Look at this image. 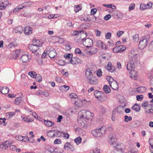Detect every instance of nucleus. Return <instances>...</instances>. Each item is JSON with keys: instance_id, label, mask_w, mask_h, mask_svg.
I'll return each instance as SVG.
<instances>
[{"instance_id": "obj_1", "label": "nucleus", "mask_w": 153, "mask_h": 153, "mask_svg": "<svg viewBox=\"0 0 153 153\" xmlns=\"http://www.w3.org/2000/svg\"><path fill=\"white\" fill-rule=\"evenodd\" d=\"M77 121L79 126L81 127H85L87 125L86 123L89 119H92L94 114L89 111L82 110L78 113Z\"/></svg>"}, {"instance_id": "obj_2", "label": "nucleus", "mask_w": 153, "mask_h": 153, "mask_svg": "<svg viewBox=\"0 0 153 153\" xmlns=\"http://www.w3.org/2000/svg\"><path fill=\"white\" fill-rule=\"evenodd\" d=\"M106 130L105 127L102 126L99 129H97L92 131L91 134L95 137H100L105 134Z\"/></svg>"}, {"instance_id": "obj_3", "label": "nucleus", "mask_w": 153, "mask_h": 153, "mask_svg": "<svg viewBox=\"0 0 153 153\" xmlns=\"http://www.w3.org/2000/svg\"><path fill=\"white\" fill-rule=\"evenodd\" d=\"M42 47V45L33 44L29 45V50L32 51L33 53H37L38 51H39V48L38 47Z\"/></svg>"}, {"instance_id": "obj_4", "label": "nucleus", "mask_w": 153, "mask_h": 153, "mask_svg": "<svg viewBox=\"0 0 153 153\" xmlns=\"http://www.w3.org/2000/svg\"><path fill=\"white\" fill-rule=\"evenodd\" d=\"M62 134L59 131L54 130L53 131H50L47 133V135L50 137H53L55 136H56L58 137H60L61 136V134Z\"/></svg>"}, {"instance_id": "obj_5", "label": "nucleus", "mask_w": 153, "mask_h": 153, "mask_svg": "<svg viewBox=\"0 0 153 153\" xmlns=\"http://www.w3.org/2000/svg\"><path fill=\"white\" fill-rule=\"evenodd\" d=\"M79 34H81V36L79 37V39H77V42H83V40L85 38V36H86V33H84L83 30L77 31V37L78 35V36H79Z\"/></svg>"}, {"instance_id": "obj_6", "label": "nucleus", "mask_w": 153, "mask_h": 153, "mask_svg": "<svg viewBox=\"0 0 153 153\" xmlns=\"http://www.w3.org/2000/svg\"><path fill=\"white\" fill-rule=\"evenodd\" d=\"M83 45L87 48L91 47L93 45V41L89 38H86L82 42Z\"/></svg>"}, {"instance_id": "obj_7", "label": "nucleus", "mask_w": 153, "mask_h": 153, "mask_svg": "<svg viewBox=\"0 0 153 153\" xmlns=\"http://www.w3.org/2000/svg\"><path fill=\"white\" fill-rule=\"evenodd\" d=\"M94 95L96 98L101 100L105 95L104 93L102 91H95L94 93Z\"/></svg>"}, {"instance_id": "obj_8", "label": "nucleus", "mask_w": 153, "mask_h": 153, "mask_svg": "<svg viewBox=\"0 0 153 153\" xmlns=\"http://www.w3.org/2000/svg\"><path fill=\"white\" fill-rule=\"evenodd\" d=\"M148 42V41L147 40V39L143 38L142 39H141L140 41L139 46L141 48H143L146 46Z\"/></svg>"}, {"instance_id": "obj_9", "label": "nucleus", "mask_w": 153, "mask_h": 153, "mask_svg": "<svg viewBox=\"0 0 153 153\" xmlns=\"http://www.w3.org/2000/svg\"><path fill=\"white\" fill-rule=\"evenodd\" d=\"M87 78L88 79L89 83L91 84L95 85L98 83L97 79H96L95 77L93 76L91 77L90 76L88 77Z\"/></svg>"}, {"instance_id": "obj_10", "label": "nucleus", "mask_w": 153, "mask_h": 153, "mask_svg": "<svg viewBox=\"0 0 153 153\" xmlns=\"http://www.w3.org/2000/svg\"><path fill=\"white\" fill-rule=\"evenodd\" d=\"M8 4L9 2L7 0H0V9H5Z\"/></svg>"}, {"instance_id": "obj_11", "label": "nucleus", "mask_w": 153, "mask_h": 153, "mask_svg": "<svg viewBox=\"0 0 153 153\" xmlns=\"http://www.w3.org/2000/svg\"><path fill=\"white\" fill-rule=\"evenodd\" d=\"M32 28L29 26H26L24 28V31L25 34L30 35L32 33Z\"/></svg>"}, {"instance_id": "obj_12", "label": "nucleus", "mask_w": 153, "mask_h": 153, "mask_svg": "<svg viewBox=\"0 0 153 153\" xmlns=\"http://www.w3.org/2000/svg\"><path fill=\"white\" fill-rule=\"evenodd\" d=\"M69 97L71 99L73 103H74L75 105L76 106V94L75 93H72L69 95Z\"/></svg>"}, {"instance_id": "obj_13", "label": "nucleus", "mask_w": 153, "mask_h": 153, "mask_svg": "<svg viewBox=\"0 0 153 153\" xmlns=\"http://www.w3.org/2000/svg\"><path fill=\"white\" fill-rule=\"evenodd\" d=\"M30 56L28 55H24L21 57V59L23 62H26L30 59Z\"/></svg>"}, {"instance_id": "obj_14", "label": "nucleus", "mask_w": 153, "mask_h": 153, "mask_svg": "<svg viewBox=\"0 0 153 153\" xmlns=\"http://www.w3.org/2000/svg\"><path fill=\"white\" fill-rule=\"evenodd\" d=\"M113 146L115 150H118L119 153H121V151H122V147L119 144L117 143H113Z\"/></svg>"}, {"instance_id": "obj_15", "label": "nucleus", "mask_w": 153, "mask_h": 153, "mask_svg": "<svg viewBox=\"0 0 153 153\" xmlns=\"http://www.w3.org/2000/svg\"><path fill=\"white\" fill-rule=\"evenodd\" d=\"M110 86L114 90H117L118 89V84L115 80L112 82V85L110 84Z\"/></svg>"}, {"instance_id": "obj_16", "label": "nucleus", "mask_w": 153, "mask_h": 153, "mask_svg": "<svg viewBox=\"0 0 153 153\" xmlns=\"http://www.w3.org/2000/svg\"><path fill=\"white\" fill-rule=\"evenodd\" d=\"M87 102H88L85 99L81 100L78 99V100H77V103H78L77 104V107H80L83 104H86V103Z\"/></svg>"}, {"instance_id": "obj_17", "label": "nucleus", "mask_w": 153, "mask_h": 153, "mask_svg": "<svg viewBox=\"0 0 153 153\" xmlns=\"http://www.w3.org/2000/svg\"><path fill=\"white\" fill-rule=\"evenodd\" d=\"M140 105L137 103L135 104L132 107V109L137 112L140 111Z\"/></svg>"}, {"instance_id": "obj_18", "label": "nucleus", "mask_w": 153, "mask_h": 153, "mask_svg": "<svg viewBox=\"0 0 153 153\" xmlns=\"http://www.w3.org/2000/svg\"><path fill=\"white\" fill-rule=\"evenodd\" d=\"M69 87L67 85H64L59 87L60 90L62 92L66 91L69 89Z\"/></svg>"}, {"instance_id": "obj_19", "label": "nucleus", "mask_w": 153, "mask_h": 153, "mask_svg": "<svg viewBox=\"0 0 153 153\" xmlns=\"http://www.w3.org/2000/svg\"><path fill=\"white\" fill-rule=\"evenodd\" d=\"M97 46L98 47L103 49V45H105V44L101 40L97 41Z\"/></svg>"}, {"instance_id": "obj_20", "label": "nucleus", "mask_w": 153, "mask_h": 153, "mask_svg": "<svg viewBox=\"0 0 153 153\" xmlns=\"http://www.w3.org/2000/svg\"><path fill=\"white\" fill-rule=\"evenodd\" d=\"M131 72L129 74V76L132 78H136L137 76V72L134 70H131Z\"/></svg>"}, {"instance_id": "obj_21", "label": "nucleus", "mask_w": 153, "mask_h": 153, "mask_svg": "<svg viewBox=\"0 0 153 153\" xmlns=\"http://www.w3.org/2000/svg\"><path fill=\"white\" fill-rule=\"evenodd\" d=\"M91 24L89 23L86 22L84 24H83L80 26L81 27L82 29H85L88 28L91 26Z\"/></svg>"}, {"instance_id": "obj_22", "label": "nucleus", "mask_w": 153, "mask_h": 153, "mask_svg": "<svg viewBox=\"0 0 153 153\" xmlns=\"http://www.w3.org/2000/svg\"><path fill=\"white\" fill-rule=\"evenodd\" d=\"M103 89L105 93L106 94L110 93L111 91L110 88L107 85L104 86Z\"/></svg>"}, {"instance_id": "obj_23", "label": "nucleus", "mask_w": 153, "mask_h": 153, "mask_svg": "<svg viewBox=\"0 0 153 153\" xmlns=\"http://www.w3.org/2000/svg\"><path fill=\"white\" fill-rule=\"evenodd\" d=\"M22 28L21 27L16 28L13 30V33H17L19 32L20 34H21L23 31Z\"/></svg>"}, {"instance_id": "obj_24", "label": "nucleus", "mask_w": 153, "mask_h": 153, "mask_svg": "<svg viewBox=\"0 0 153 153\" xmlns=\"http://www.w3.org/2000/svg\"><path fill=\"white\" fill-rule=\"evenodd\" d=\"M9 89L7 87H4L2 88L1 90L0 91L3 94H6L9 92Z\"/></svg>"}, {"instance_id": "obj_25", "label": "nucleus", "mask_w": 153, "mask_h": 153, "mask_svg": "<svg viewBox=\"0 0 153 153\" xmlns=\"http://www.w3.org/2000/svg\"><path fill=\"white\" fill-rule=\"evenodd\" d=\"M44 122L45 125L48 127L51 126H52L53 124H54V123L53 122L49 120H44Z\"/></svg>"}, {"instance_id": "obj_26", "label": "nucleus", "mask_w": 153, "mask_h": 153, "mask_svg": "<svg viewBox=\"0 0 153 153\" xmlns=\"http://www.w3.org/2000/svg\"><path fill=\"white\" fill-rule=\"evenodd\" d=\"M133 123L132 126L134 127L139 126L141 124L140 121L138 120H136L132 122Z\"/></svg>"}, {"instance_id": "obj_27", "label": "nucleus", "mask_w": 153, "mask_h": 153, "mask_svg": "<svg viewBox=\"0 0 153 153\" xmlns=\"http://www.w3.org/2000/svg\"><path fill=\"white\" fill-rule=\"evenodd\" d=\"M92 73L90 68H87L86 70L85 75L87 77L88 76H92Z\"/></svg>"}, {"instance_id": "obj_28", "label": "nucleus", "mask_w": 153, "mask_h": 153, "mask_svg": "<svg viewBox=\"0 0 153 153\" xmlns=\"http://www.w3.org/2000/svg\"><path fill=\"white\" fill-rule=\"evenodd\" d=\"M123 110V107L119 105L115 109V111L117 112L118 113H121Z\"/></svg>"}, {"instance_id": "obj_29", "label": "nucleus", "mask_w": 153, "mask_h": 153, "mask_svg": "<svg viewBox=\"0 0 153 153\" xmlns=\"http://www.w3.org/2000/svg\"><path fill=\"white\" fill-rule=\"evenodd\" d=\"M146 90V88L144 87H138L137 88V91L140 93H142L144 92Z\"/></svg>"}, {"instance_id": "obj_30", "label": "nucleus", "mask_w": 153, "mask_h": 153, "mask_svg": "<svg viewBox=\"0 0 153 153\" xmlns=\"http://www.w3.org/2000/svg\"><path fill=\"white\" fill-rule=\"evenodd\" d=\"M135 68L134 64H132L129 63H128L127 65V68L128 71L131 70V69Z\"/></svg>"}, {"instance_id": "obj_31", "label": "nucleus", "mask_w": 153, "mask_h": 153, "mask_svg": "<svg viewBox=\"0 0 153 153\" xmlns=\"http://www.w3.org/2000/svg\"><path fill=\"white\" fill-rule=\"evenodd\" d=\"M22 99L21 97H19L16 98L15 101V104L16 105H19L21 102Z\"/></svg>"}, {"instance_id": "obj_32", "label": "nucleus", "mask_w": 153, "mask_h": 153, "mask_svg": "<svg viewBox=\"0 0 153 153\" xmlns=\"http://www.w3.org/2000/svg\"><path fill=\"white\" fill-rule=\"evenodd\" d=\"M3 143L4 146V149H6L8 148L10 144H11L12 143H10L9 141H7L4 142Z\"/></svg>"}, {"instance_id": "obj_33", "label": "nucleus", "mask_w": 153, "mask_h": 153, "mask_svg": "<svg viewBox=\"0 0 153 153\" xmlns=\"http://www.w3.org/2000/svg\"><path fill=\"white\" fill-rule=\"evenodd\" d=\"M29 75L30 76L32 77L36 78L37 76V74L36 72L33 71H30L29 72Z\"/></svg>"}, {"instance_id": "obj_34", "label": "nucleus", "mask_w": 153, "mask_h": 153, "mask_svg": "<svg viewBox=\"0 0 153 153\" xmlns=\"http://www.w3.org/2000/svg\"><path fill=\"white\" fill-rule=\"evenodd\" d=\"M56 54V53H55V50H54L50 52L49 56L52 59V58H53Z\"/></svg>"}, {"instance_id": "obj_35", "label": "nucleus", "mask_w": 153, "mask_h": 153, "mask_svg": "<svg viewBox=\"0 0 153 153\" xmlns=\"http://www.w3.org/2000/svg\"><path fill=\"white\" fill-rule=\"evenodd\" d=\"M125 119L124 121L126 122H128L129 121H131L132 119V118L131 116H128L127 115H125L124 116Z\"/></svg>"}, {"instance_id": "obj_36", "label": "nucleus", "mask_w": 153, "mask_h": 153, "mask_svg": "<svg viewBox=\"0 0 153 153\" xmlns=\"http://www.w3.org/2000/svg\"><path fill=\"white\" fill-rule=\"evenodd\" d=\"M133 37L134 42H137L139 40V35L137 34L133 36Z\"/></svg>"}, {"instance_id": "obj_37", "label": "nucleus", "mask_w": 153, "mask_h": 153, "mask_svg": "<svg viewBox=\"0 0 153 153\" xmlns=\"http://www.w3.org/2000/svg\"><path fill=\"white\" fill-rule=\"evenodd\" d=\"M119 48L120 51V53L124 51L126 49V47L124 45L118 46Z\"/></svg>"}, {"instance_id": "obj_38", "label": "nucleus", "mask_w": 153, "mask_h": 153, "mask_svg": "<svg viewBox=\"0 0 153 153\" xmlns=\"http://www.w3.org/2000/svg\"><path fill=\"white\" fill-rule=\"evenodd\" d=\"M147 6L144 4L142 3L140 5V9L141 10H144L147 9Z\"/></svg>"}, {"instance_id": "obj_39", "label": "nucleus", "mask_w": 153, "mask_h": 153, "mask_svg": "<svg viewBox=\"0 0 153 153\" xmlns=\"http://www.w3.org/2000/svg\"><path fill=\"white\" fill-rule=\"evenodd\" d=\"M6 120V119L5 118H0V125H1L3 123V124L4 126H5L7 125V123L5 122Z\"/></svg>"}, {"instance_id": "obj_40", "label": "nucleus", "mask_w": 153, "mask_h": 153, "mask_svg": "<svg viewBox=\"0 0 153 153\" xmlns=\"http://www.w3.org/2000/svg\"><path fill=\"white\" fill-rule=\"evenodd\" d=\"M23 5L24 6V7H30L32 5L31 2L29 1L27 2H25V3H24Z\"/></svg>"}, {"instance_id": "obj_41", "label": "nucleus", "mask_w": 153, "mask_h": 153, "mask_svg": "<svg viewBox=\"0 0 153 153\" xmlns=\"http://www.w3.org/2000/svg\"><path fill=\"white\" fill-rule=\"evenodd\" d=\"M85 15L83 14L79 16L78 18L81 21H83L84 22H86V20L85 19Z\"/></svg>"}, {"instance_id": "obj_42", "label": "nucleus", "mask_w": 153, "mask_h": 153, "mask_svg": "<svg viewBox=\"0 0 153 153\" xmlns=\"http://www.w3.org/2000/svg\"><path fill=\"white\" fill-rule=\"evenodd\" d=\"M77 54L80 56H85V54L82 52L79 48H77Z\"/></svg>"}, {"instance_id": "obj_43", "label": "nucleus", "mask_w": 153, "mask_h": 153, "mask_svg": "<svg viewBox=\"0 0 153 153\" xmlns=\"http://www.w3.org/2000/svg\"><path fill=\"white\" fill-rule=\"evenodd\" d=\"M64 57L66 59H71L73 57V54L72 53L65 54Z\"/></svg>"}, {"instance_id": "obj_44", "label": "nucleus", "mask_w": 153, "mask_h": 153, "mask_svg": "<svg viewBox=\"0 0 153 153\" xmlns=\"http://www.w3.org/2000/svg\"><path fill=\"white\" fill-rule=\"evenodd\" d=\"M54 148L53 147H51L50 146H48V148H47V149L48 151L50 152H53L54 151Z\"/></svg>"}, {"instance_id": "obj_45", "label": "nucleus", "mask_w": 153, "mask_h": 153, "mask_svg": "<svg viewBox=\"0 0 153 153\" xmlns=\"http://www.w3.org/2000/svg\"><path fill=\"white\" fill-rule=\"evenodd\" d=\"M37 78L36 79L37 81L39 82H41L42 80V76L40 75H38L37 76Z\"/></svg>"}, {"instance_id": "obj_46", "label": "nucleus", "mask_w": 153, "mask_h": 153, "mask_svg": "<svg viewBox=\"0 0 153 153\" xmlns=\"http://www.w3.org/2000/svg\"><path fill=\"white\" fill-rule=\"evenodd\" d=\"M9 146L10 150L12 151H15L17 149V147L15 145H11V144H10Z\"/></svg>"}, {"instance_id": "obj_47", "label": "nucleus", "mask_w": 153, "mask_h": 153, "mask_svg": "<svg viewBox=\"0 0 153 153\" xmlns=\"http://www.w3.org/2000/svg\"><path fill=\"white\" fill-rule=\"evenodd\" d=\"M97 75L99 77H100L102 75V72L101 69H99L97 73Z\"/></svg>"}, {"instance_id": "obj_48", "label": "nucleus", "mask_w": 153, "mask_h": 153, "mask_svg": "<svg viewBox=\"0 0 153 153\" xmlns=\"http://www.w3.org/2000/svg\"><path fill=\"white\" fill-rule=\"evenodd\" d=\"M115 66L112 65L111 66V67H110V68L108 69V71L111 72H113L115 70Z\"/></svg>"}, {"instance_id": "obj_49", "label": "nucleus", "mask_w": 153, "mask_h": 153, "mask_svg": "<svg viewBox=\"0 0 153 153\" xmlns=\"http://www.w3.org/2000/svg\"><path fill=\"white\" fill-rule=\"evenodd\" d=\"M23 137L21 135L16 136V139L22 141L23 140Z\"/></svg>"}, {"instance_id": "obj_50", "label": "nucleus", "mask_w": 153, "mask_h": 153, "mask_svg": "<svg viewBox=\"0 0 153 153\" xmlns=\"http://www.w3.org/2000/svg\"><path fill=\"white\" fill-rule=\"evenodd\" d=\"M113 51L114 53H120V51L119 48L118 46L115 47L113 49Z\"/></svg>"}, {"instance_id": "obj_51", "label": "nucleus", "mask_w": 153, "mask_h": 153, "mask_svg": "<svg viewBox=\"0 0 153 153\" xmlns=\"http://www.w3.org/2000/svg\"><path fill=\"white\" fill-rule=\"evenodd\" d=\"M23 16L26 18H30L31 16V15L29 13L26 12L24 13L23 14Z\"/></svg>"}, {"instance_id": "obj_52", "label": "nucleus", "mask_w": 153, "mask_h": 153, "mask_svg": "<svg viewBox=\"0 0 153 153\" xmlns=\"http://www.w3.org/2000/svg\"><path fill=\"white\" fill-rule=\"evenodd\" d=\"M136 98L137 100L140 101L143 98V95H137L136 96Z\"/></svg>"}, {"instance_id": "obj_53", "label": "nucleus", "mask_w": 153, "mask_h": 153, "mask_svg": "<svg viewBox=\"0 0 153 153\" xmlns=\"http://www.w3.org/2000/svg\"><path fill=\"white\" fill-rule=\"evenodd\" d=\"M97 10L96 8H92L91 11V14L94 15L97 12Z\"/></svg>"}, {"instance_id": "obj_54", "label": "nucleus", "mask_w": 153, "mask_h": 153, "mask_svg": "<svg viewBox=\"0 0 153 153\" xmlns=\"http://www.w3.org/2000/svg\"><path fill=\"white\" fill-rule=\"evenodd\" d=\"M111 36V34L110 32H108L105 35V38L107 39H110Z\"/></svg>"}, {"instance_id": "obj_55", "label": "nucleus", "mask_w": 153, "mask_h": 153, "mask_svg": "<svg viewBox=\"0 0 153 153\" xmlns=\"http://www.w3.org/2000/svg\"><path fill=\"white\" fill-rule=\"evenodd\" d=\"M20 50H16L15 51V56L16 57V58L15 59H16L17 58V57L19 56L20 54Z\"/></svg>"}, {"instance_id": "obj_56", "label": "nucleus", "mask_w": 153, "mask_h": 153, "mask_svg": "<svg viewBox=\"0 0 153 153\" xmlns=\"http://www.w3.org/2000/svg\"><path fill=\"white\" fill-rule=\"evenodd\" d=\"M71 146L70 143H67L65 144L64 146V148L65 149H68L70 148V146Z\"/></svg>"}, {"instance_id": "obj_57", "label": "nucleus", "mask_w": 153, "mask_h": 153, "mask_svg": "<svg viewBox=\"0 0 153 153\" xmlns=\"http://www.w3.org/2000/svg\"><path fill=\"white\" fill-rule=\"evenodd\" d=\"M148 101H145L142 104L141 106L143 108H145L148 106Z\"/></svg>"}, {"instance_id": "obj_58", "label": "nucleus", "mask_w": 153, "mask_h": 153, "mask_svg": "<svg viewBox=\"0 0 153 153\" xmlns=\"http://www.w3.org/2000/svg\"><path fill=\"white\" fill-rule=\"evenodd\" d=\"M111 15L110 14H108L105 15L104 18V19L106 21L108 20L111 18Z\"/></svg>"}, {"instance_id": "obj_59", "label": "nucleus", "mask_w": 153, "mask_h": 153, "mask_svg": "<svg viewBox=\"0 0 153 153\" xmlns=\"http://www.w3.org/2000/svg\"><path fill=\"white\" fill-rule=\"evenodd\" d=\"M7 114L9 115L8 118H10L12 117L15 114V113L13 112H8Z\"/></svg>"}, {"instance_id": "obj_60", "label": "nucleus", "mask_w": 153, "mask_h": 153, "mask_svg": "<svg viewBox=\"0 0 153 153\" xmlns=\"http://www.w3.org/2000/svg\"><path fill=\"white\" fill-rule=\"evenodd\" d=\"M149 142L150 145L151 146V148L153 149V139H149Z\"/></svg>"}, {"instance_id": "obj_61", "label": "nucleus", "mask_w": 153, "mask_h": 153, "mask_svg": "<svg viewBox=\"0 0 153 153\" xmlns=\"http://www.w3.org/2000/svg\"><path fill=\"white\" fill-rule=\"evenodd\" d=\"M91 50L92 53L93 54H95L97 52V48H91Z\"/></svg>"}, {"instance_id": "obj_62", "label": "nucleus", "mask_w": 153, "mask_h": 153, "mask_svg": "<svg viewBox=\"0 0 153 153\" xmlns=\"http://www.w3.org/2000/svg\"><path fill=\"white\" fill-rule=\"evenodd\" d=\"M146 5L147 6L148 8L150 9L152 7V3L151 1H150Z\"/></svg>"}, {"instance_id": "obj_63", "label": "nucleus", "mask_w": 153, "mask_h": 153, "mask_svg": "<svg viewBox=\"0 0 153 153\" xmlns=\"http://www.w3.org/2000/svg\"><path fill=\"white\" fill-rule=\"evenodd\" d=\"M137 55V54L135 55L133 54H131V53L129 54L128 56L129 58L130 59H134V58H136V56Z\"/></svg>"}, {"instance_id": "obj_64", "label": "nucleus", "mask_w": 153, "mask_h": 153, "mask_svg": "<svg viewBox=\"0 0 153 153\" xmlns=\"http://www.w3.org/2000/svg\"><path fill=\"white\" fill-rule=\"evenodd\" d=\"M100 149H99L97 148H96L94 150L92 151V152L91 153H100Z\"/></svg>"}]
</instances>
